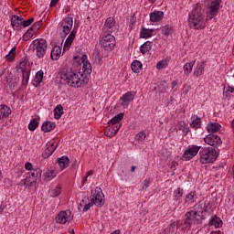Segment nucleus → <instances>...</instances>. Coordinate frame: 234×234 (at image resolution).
Returning a JSON list of instances; mask_svg holds the SVG:
<instances>
[{
	"mask_svg": "<svg viewBox=\"0 0 234 234\" xmlns=\"http://www.w3.org/2000/svg\"><path fill=\"white\" fill-rule=\"evenodd\" d=\"M60 81L69 87H85L89 83V79L80 71H74L70 68H64L60 71Z\"/></svg>",
	"mask_w": 234,
	"mask_h": 234,
	"instance_id": "1",
	"label": "nucleus"
},
{
	"mask_svg": "<svg viewBox=\"0 0 234 234\" xmlns=\"http://www.w3.org/2000/svg\"><path fill=\"white\" fill-rule=\"evenodd\" d=\"M188 25L194 30L206 28V17L204 16V4L197 3L188 15Z\"/></svg>",
	"mask_w": 234,
	"mask_h": 234,
	"instance_id": "2",
	"label": "nucleus"
},
{
	"mask_svg": "<svg viewBox=\"0 0 234 234\" xmlns=\"http://www.w3.org/2000/svg\"><path fill=\"white\" fill-rule=\"evenodd\" d=\"M200 155V162L202 164H213L217 158H218V154H217V150L213 147H208V148H203L199 152Z\"/></svg>",
	"mask_w": 234,
	"mask_h": 234,
	"instance_id": "3",
	"label": "nucleus"
},
{
	"mask_svg": "<svg viewBox=\"0 0 234 234\" xmlns=\"http://www.w3.org/2000/svg\"><path fill=\"white\" fill-rule=\"evenodd\" d=\"M72 27H74V18H72V16L63 18L58 27L59 36L61 37H66L67 35L72 30Z\"/></svg>",
	"mask_w": 234,
	"mask_h": 234,
	"instance_id": "4",
	"label": "nucleus"
},
{
	"mask_svg": "<svg viewBox=\"0 0 234 234\" xmlns=\"http://www.w3.org/2000/svg\"><path fill=\"white\" fill-rule=\"evenodd\" d=\"M47 47L48 44L46 39L37 38L33 41V50L39 58H45V54H47Z\"/></svg>",
	"mask_w": 234,
	"mask_h": 234,
	"instance_id": "5",
	"label": "nucleus"
},
{
	"mask_svg": "<svg viewBox=\"0 0 234 234\" xmlns=\"http://www.w3.org/2000/svg\"><path fill=\"white\" fill-rule=\"evenodd\" d=\"M90 202L97 207H103L105 205V199H103V192H101V188L97 187L91 192Z\"/></svg>",
	"mask_w": 234,
	"mask_h": 234,
	"instance_id": "6",
	"label": "nucleus"
},
{
	"mask_svg": "<svg viewBox=\"0 0 234 234\" xmlns=\"http://www.w3.org/2000/svg\"><path fill=\"white\" fill-rule=\"evenodd\" d=\"M101 47L105 50H114L116 47V38L111 33H107L101 39Z\"/></svg>",
	"mask_w": 234,
	"mask_h": 234,
	"instance_id": "7",
	"label": "nucleus"
},
{
	"mask_svg": "<svg viewBox=\"0 0 234 234\" xmlns=\"http://www.w3.org/2000/svg\"><path fill=\"white\" fill-rule=\"evenodd\" d=\"M197 213L195 210H190L185 214L184 224L186 228H191V226L197 224Z\"/></svg>",
	"mask_w": 234,
	"mask_h": 234,
	"instance_id": "8",
	"label": "nucleus"
},
{
	"mask_svg": "<svg viewBox=\"0 0 234 234\" xmlns=\"http://www.w3.org/2000/svg\"><path fill=\"white\" fill-rule=\"evenodd\" d=\"M218 10H220V1L213 0L208 6L207 17L213 19L218 14Z\"/></svg>",
	"mask_w": 234,
	"mask_h": 234,
	"instance_id": "9",
	"label": "nucleus"
},
{
	"mask_svg": "<svg viewBox=\"0 0 234 234\" xmlns=\"http://www.w3.org/2000/svg\"><path fill=\"white\" fill-rule=\"evenodd\" d=\"M204 142L205 144H207V145H211L212 147L222 144V139H220L218 135L213 133L207 135L204 138Z\"/></svg>",
	"mask_w": 234,
	"mask_h": 234,
	"instance_id": "10",
	"label": "nucleus"
},
{
	"mask_svg": "<svg viewBox=\"0 0 234 234\" xmlns=\"http://www.w3.org/2000/svg\"><path fill=\"white\" fill-rule=\"evenodd\" d=\"M134 96H136V92L134 91H128L124 93L120 98L122 107H129V103L134 100Z\"/></svg>",
	"mask_w": 234,
	"mask_h": 234,
	"instance_id": "11",
	"label": "nucleus"
},
{
	"mask_svg": "<svg viewBox=\"0 0 234 234\" xmlns=\"http://www.w3.org/2000/svg\"><path fill=\"white\" fill-rule=\"evenodd\" d=\"M198 151H200V146H189V148L186 151H185L183 158H185V160H192V158H195V156L198 154Z\"/></svg>",
	"mask_w": 234,
	"mask_h": 234,
	"instance_id": "12",
	"label": "nucleus"
},
{
	"mask_svg": "<svg viewBox=\"0 0 234 234\" xmlns=\"http://www.w3.org/2000/svg\"><path fill=\"white\" fill-rule=\"evenodd\" d=\"M11 26L13 27L14 30L20 31L23 28V16L13 15L11 16Z\"/></svg>",
	"mask_w": 234,
	"mask_h": 234,
	"instance_id": "13",
	"label": "nucleus"
},
{
	"mask_svg": "<svg viewBox=\"0 0 234 234\" xmlns=\"http://www.w3.org/2000/svg\"><path fill=\"white\" fill-rule=\"evenodd\" d=\"M70 220H72L70 212L67 213V211H61L56 217V222L58 224H67V222H70Z\"/></svg>",
	"mask_w": 234,
	"mask_h": 234,
	"instance_id": "14",
	"label": "nucleus"
},
{
	"mask_svg": "<svg viewBox=\"0 0 234 234\" xmlns=\"http://www.w3.org/2000/svg\"><path fill=\"white\" fill-rule=\"evenodd\" d=\"M76 34H78V31L76 29H73L68 36L63 47L64 52H67V50H69L70 47H72V43H74V39H76Z\"/></svg>",
	"mask_w": 234,
	"mask_h": 234,
	"instance_id": "15",
	"label": "nucleus"
},
{
	"mask_svg": "<svg viewBox=\"0 0 234 234\" xmlns=\"http://www.w3.org/2000/svg\"><path fill=\"white\" fill-rule=\"evenodd\" d=\"M114 25H116V21L114 20V18H112V17L107 18L104 23L102 32L104 34H112V32L114 28Z\"/></svg>",
	"mask_w": 234,
	"mask_h": 234,
	"instance_id": "16",
	"label": "nucleus"
},
{
	"mask_svg": "<svg viewBox=\"0 0 234 234\" xmlns=\"http://www.w3.org/2000/svg\"><path fill=\"white\" fill-rule=\"evenodd\" d=\"M57 147L58 145L54 143L47 144V148L42 154V158H44V160H47V158H50V156H52V154H54V151H56Z\"/></svg>",
	"mask_w": 234,
	"mask_h": 234,
	"instance_id": "17",
	"label": "nucleus"
},
{
	"mask_svg": "<svg viewBox=\"0 0 234 234\" xmlns=\"http://www.w3.org/2000/svg\"><path fill=\"white\" fill-rule=\"evenodd\" d=\"M205 69H206V61H201L197 63L194 69V76H196V78H200V76L204 74Z\"/></svg>",
	"mask_w": 234,
	"mask_h": 234,
	"instance_id": "18",
	"label": "nucleus"
},
{
	"mask_svg": "<svg viewBox=\"0 0 234 234\" xmlns=\"http://www.w3.org/2000/svg\"><path fill=\"white\" fill-rule=\"evenodd\" d=\"M12 114V110L7 105L2 104L0 105V120H5V118H8Z\"/></svg>",
	"mask_w": 234,
	"mask_h": 234,
	"instance_id": "19",
	"label": "nucleus"
},
{
	"mask_svg": "<svg viewBox=\"0 0 234 234\" xmlns=\"http://www.w3.org/2000/svg\"><path fill=\"white\" fill-rule=\"evenodd\" d=\"M221 127L222 126L218 122H209L207 125L206 129H207V133H209V134H213L214 133H218V131H220Z\"/></svg>",
	"mask_w": 234,
	"mask_h": 234,
	"instance_id": "20",
	"label": "nucleus"
},
{
	"mask_svg": "<svg viewBox=\"0 0 234 234\" xmlns=\"http://www.w3.org/2000/svg\"><path fill=\"white\" fill-rule=\"evenodd\" d=\"M118 131H120V126H112V125H109L104 132L105 136H108V138H112V136H114Z\"/></svg>",
	"mask_w": 234,
	"mask_h": 234,
	"instance_id": "21",
	"label": "nucleus"
},
{
	"mask_svg": "<svg viewBox=\"0 0 234 234\" xmlns=\"http://www.w3.org/2000/svg\"><path fill=\"white\" fill-rule=\"evenodd\" d=\"M164 17V12L162 11H154L150 14V21L152 23H158V21H162Z\"/></svg>",
	"mask_w": 234,
	"mask_h": 234,
	"instance_id": "22",
	"label": "nucleus"
},
{
	"mask_svg": "<svg viewBox=\"0 0 234 234\" xmlns=\"http://www.w3.org/2000/svg\"><path fill=\"white\" fill-rule=\"evenodd\" d=\"M123 120V113H119L117 115H115L110 122V125H112V127H119V129L122 127V125L120 124V122H122Z\"/></svg>",
	"mask_w": 234,
	"mask_h": 234,
	"instance_id": "23",
	"label": "nucleus"
},
{
	"mask_svg": "<svg viewBox=\"0 0 234 234\" xmlns=\"http://www.w3.org/2000/svg\"><path fill=\"white\" fill-rule=\"evenodd\" d=\"M197 200H198V195L196 191L189 192L185 198L186 204H195Z\"/></svg>",
	"mask_w": 234,
	"mask_h": 234,
	"instance_id": "24",
	"label": "nucleus"
},
{
	"mask_svg": "<svg viewBox=\"0 0 234 234\" xmlns=\"http://www.w3.org/2000/svg\"><path fill=\"white\" fill-rule=\"evenodd\" d=\"M50 58L54 61H58V58H61V47L55 46L51 50Z\"/></svg>",
	"mask_w": 234,
	"mask_h": 234,
	"instance_id": "25",
	"label": "nucleus"
},
{
	"mask_svg": "<svg viewBox=\"0 0 234 234\" xmlns=\"http://www.w3.org/2000/svg\"><path fill=\"white\" fill-rule=\"evenodd\" d=\"M69 157L67 156H62L57 159V164H58L59 168L61 169V171H63V169H67V166L69 165Z\"/></svg>",
	"mask_w": 234,
	"mask_h": 234,
	"instance_id": "26",
	"label": "nucleus"
},
{
	"mask_svg": "<svg viewBox=\"0 0 234 234\" xmlns=\"http://www.w3.org/2000/svg\"><path fill=\"white\" fill-rule=\"evenodd\" d=\"M42 173H43V171L41 170V168L36 167L28 175L31 178H33L34 180H36L37 182L39 180V178H41Z\"/></svg>",
	"mask_w": 234,
	"mask_h": 234,
	"instance_id": "27",
	"label": "nucleus"
},
{
	"mask_svg": "<svg viewBox=\"0 0 234 234\" xmlns=\"http://www.w3.org/2000/svg\"><path fill=\"white\" fill-rule=\"evenodd\" d=\"M56 128V124L52 122H45L42 126H41V130L44 133H50V131H53Z\"/></svg>",
	"mask_w": 234,
	"mask_h": 234,
	"instance_id": "28",
	"label": "nucleus"
},
{
	"mask_svg": "<svg viewBox=\"0 0 234 234\" xmlns=\"http://www.w3.org/2000/svg\"><path fill=\"white\" fill-rule=\"evenodd\" d=\"M208 226H215V228H222V219L217 216H213L209 222Z\"/></svg>",
	"mask_w": 234,
	"mask_h": 234,
	"instance_id": "29",
	"label": "nucleus"
},
{
	"mask_svg": "<svg viewBox=\"0 0 234 234\" xmlns=\"http://www.w3.org/2000/svg\"><path fill=\"white\" fill-rule=\"evenodd\" d=\"M190 127L195 130L200 129V127H202L201 119L198 116L192 117V122L190 123Z\"/></svg>",
	"mask_w": 234,
	"mask_h": 234,
	"instance_id": "30",
	"label": "nucleus"
},
{
	"mask_svg": "<svg viewBox=\"0 0 234 234\" xmlns=\"http://www.w3.org/2000/svg\"><path fill=\"white\" fill-rule=\"evenodd\" d=\"M195 63L196 61L194 60L184 65L183 70L186 76H189V74H191V72L193 71V67H195Z\"/></svg>",
	"mask_w": 234,
	"mask_h": 234,
	"instance_id": "31",
	"label": "nucleus"
},
{
	"mask_svg": "<svg viewBox=\"0 0 234 234\" xmlns=\"http://www.w3.org/2000/svg\"><path fill=\"white\" fill-rule=\"evenodd\" d=\"M153 47V42L146 41L140 47L141 54H147Z\"/></svg>",
	"mask_w": 234,
	"mask_h": 234,
	"instance_id": "32",
	"label": "nucleus"
},
{
	"mask_svg": "<svg viewBox=\"0 0 234 234\" xmlns=\"http://www.w3.org/2000/svg\"><path fill=\"white\" fill-rule=\"evenodd\" d=\"M142 62H140L139 60H133L131 65V69L133 72H135V74H139V72L142 70Z\"/></svg>",
	"mask_w": 234,
	"mask_h": 234,
	"instance_id": "33",
	"label": "nucleus"
},
{
	"mask_svg": "<svg viewBox=\"0 0 234 234\" xmlns=\"http://www.w3.org/2000/svg\"><path fill=\"white\" fill-rule=\"evenodd\" d=\"M43 71L39 70L37 72L34 81H33V85L35 87H37L38 85H40L41 81H43Z\"/></svg>",
	"mask_w": 234,
	"mask_h": 234,
	"instance_id": "34",
	"label": "nucleus"
},
{
	"mask_svg": "<svg viewBox=\"0 0 234 234\" xmlns=\"http://www.w3.org/2000/svg\"><path fill=\"white\" fill-rule=\"evenodd\" d=\"M28 80H30V71L23 70L22 73V86L27 87L28 85Z\"/></svg>",
	"mask_w": 234,
	"mask_h": 234,
	"instance_id": "35",
	"label": "nucleus"
},
{
	"mask_svg": "<svg viewBox=\"0 0 234 234\" xmlns=\"http://www.w3.org/2000/svg\"><path fill=\"white\" fill-rule=\"evenodd\" d=\"M62 114H63V106L61 104H58L54 109L55 120H59V118H61Z\"/></svg>",
	"mask_w": 234,
	"mask_h": 234,
	"instance_id": "36",
	"label": "nucleus"
},
{
	"mask_svg": "<svg viewBox=\"0 0 234 234\" xmlns=\"http://www.w3.org/2000/svg\"><path fill=\"white\" fill-rule=\"evenodd\" d=\"M34 34H36V31L30 27L22 37L23 41H28L31 37H34Z\"/></svg>",
	"mask_w": 234,
	"mask_h": 234,
	"instance_id": "37",
	"label": "nucleus"
},
{
	"mask_svg": "<svg viewBox=\"0 0 234 234\" xmlns=\"http://www.w3.org/2000/svg\"><path fill=\"white\" fill-rule=\"evenodd\" d=\"M61 194V185H58L55 188L51 189L49 192L50 197L53 198L56 197H59Z\"/></svg>",
	"mask_w": 234,
	"mask_h": 234,
	"instance_id": "38",
	"label": "nucleus"
},
{
	"mask_svg": "<svg viewBox=\"0 0 234 234\" xmlns=\"http://www.w3.org/2000/svg\"><path fill=\"white\" fill-rule=\"evenodd\" d=\"M161 32L164 36H171L173 34V27L166 25L161 27Z\"/></svg>",
	"mask_w": 234,
	"mask_h": 234,
	"instance_id": "39",
	"label": "nucleus"
},
{
	"mask_svg": "<svg viewBox=\"0 0 234 234\" xmlns=\"http://www.w3.org/2000/svg\"><path fill=\"white\" fill-rule=\"evenodd\" d=\"M39 126V119L35 118L32 119L31 122L28 124V129L29 131H34L35 129H37V127Z\"/></svg>",
	"mask_w": 234,
	"mask_h": 234,
	"instance_id": "40",
	"label": "nucleus"
},
{
	"mask_svg": "<svg viewBox=\"0 0 234 234\" xmlns=\"http://www.w3.org/2000/svg\"><path fill=\"white\" fill-rule=\"evenodd\" d=\"M154 32V29H146V28H143L141 30V37H151V36H153V33Z\"/></svg>",
	"mask_w": 234,
	"mask_h": 234,
	"instance_id": "41",
	"label": "nucleus"
},
{
	"mask_svg": "<svg viewBox=\"0 0 234 234\" xmlns=\"http://www.w3.org/2000/svg\"><path fill=\"white\" fill-rule=\"evenodd\" d=\"M44 176L48 182L49 180H52L53 178H56V171L54 170H48L45 174Z\"/></svg>",
	"mask_w": 234,
	"mask_h": 234,
	"instance_id": "42",
	"label": "nucleus"
},
{
	"mask_svg": "<svg viewBox=\"0 0 234 234\" xmlns=\"http://www.w3.org/2000/svg\"><path fill=\"white\" fill-rule=\"evenodd\" d=\"M82 70L85 74H90V72H92V66L90 62H86L82 64Z\"/></svg>",
	"mask_w": 234,
	"mask_h": 234,
	"instance_id": "43",
	"label": "nucleus"
},
{
	"mask_svg": "<svg viewBox=\"0 0 234 234\" xmlns=\"http://www.w3.org/2000/svg\"><path fill=\"white\" fill-rule=\"evenodd\" d=\"M177 127L179 131H182V133H184V134H187V133H189V128L187 127L186 122H180Z\"/></svg>",
	"mask_w": 234,
	"mask_h": 234,
	"instance_id": "44",
	"label": "nucleus"
},
{
	"mask_svg": "<svg viewBox=\"0 0 234 234\" xmlns=\"http://www.w3.org/2000/svg\"><path fill=\"white\" fill-rule=\"evenodd\" d=\"M6 83H7V85H8V87H9V89L11 90H16V88L17 87V81H16V80H12V79H6Z\"/></svg>",
	"mask_w": 234,
	"mask_h": 234,
	"instance_id": "45",
	"label": "nucleus"
},
{
	"mask_svg": "<svg viewBox=\"0 0 234 234\" xmlns=\"http://www.w3.org/2000/svg\"><path fill=\"white\" fill-rule=\"evenodd\" d=\"M16 58V47L12 48L9 53L5 56L6 61H12Z\"/></svg>",
	"mask_w": 234,
	"mask_h": 234,
	"instance_id": "46",
	"label": "nucleus"
},
{
	"mask_svg": "<svg viewBox=\"0 0 234 234\" xmlns=\"http://www.w3.org/2000/svg\"><path fill=\"white\" fill-rule=\"evenodd\" d=\"M36 182H37L36 179L28 176L24 180V186H28L30 187L32 186V184H36Z\"/></svg>",
	"mask_w": 234,
	"mask_h": 234,
	"instance_id": "47",
	"label": "nucleus"
},
{
	"mask_svg": "<svg viewBox=\"0 0 234 234\" xmlns=\"http://www.w3.org/2000/svg\"><path fill=\"white\" fill-rule=\"evenodd\" d=\"M184 195V189L178 187L176 190L174 192V198L175 200H180V197Z\"/></svg>",
	"mask_w": 234,
	"mask_h": 234,
	"instance_id": "48",
	"label": "nucleus"
},
{
	"mask_svg": "<svg viewBox=\"0 0 234 234\" xmlns=\"http://www.w3.org/2000/svg\"><path fill=\"white\" fill-rule=\"evenodd\" d=\"M146 137L147 135L145 134V132L141 131L135 135V140L137 142H144V140H145Z\"/></svg>",
	"mask_w": 234,
	"mask_h": 234,
	"instance_id": "49",
	"label": "nucleus"
},
{
	"mask_svg": "<svg viewBox=\"0 0 234 234\" xmlns=\"http://www.w3.org/2000/svg\"><path fill=\"white\" fill-rule=\"evenodd\" d=\"M32 23H34V17H31L27 20H25L23 18L22 20V27H24V28H27V27H30L32 25Z\"/></svg>",
	"mask_w": 234,
	"mask_h": 234,
	"instance_id": "50",
	"label": "nucleus"
},
{
	"mask_svg": "<svg viewBox=\"0 0 234 234\" xmlns=\"http://www.w3.org/2000/svg\"><path fill=\"white\" fill-rule=\"evenodd\" d=\"M41 25H43V21H37L33 26H31V29L34 30V32H37L41 28Z\"/></svg>",
	"mask_w": 234,
	"mask_h": 234,
	"instance_id": "51",
	"label": "nucleus"
},
{
	"mask_svg": "<svg viewBox=\"0 0 234 234\" xmlns=\"http://www.w3.org/2000/svg\"><path fill=\"white\" fill-rule=\"evenodd\" d=\"M169 84H167L165 80L161 81V83L159 84V89L161 92H165V90H167Z\"/></svg>",
	"mask_w": 234,
	"mask_h": 234,
	"instance_id": "52",
	"label": "nucleus"
},
{
	"mask_svg": "<svg viewBox=\"0 0 234 234\" xmlns=\"http://www.w3.org/2000/svg\"><path fill=\"white\" fill-rule=\"evenodd\" d=\"M165 67H167V61L166 60H161L156 65V69H165Z\"/></svg>",
	"mask_w": 234,
	"mask_h": 234,
	"instance_id": "53",
	"label": "nucleus"
},
{
	"mask_svg": "<svg viewBox=\"0 0 234 234\" xmlns=\"http://www.w3.org/2000/svg\"><path fill=\"white\" fill-rule=\"evenodd\" d=\"M224 92H225L226 94H229V93L231 94V93L234 92V88L231 87V86L225 87V88H224Z\"/></svg>",
	"mask_w": 234,
	"mask_h": 234,
	"instance_id": "54",
	"label": "nucleus"
},
{
	"mask_svg": "<svg viewBox=\"0 0 234 234\" xmlns=\"http://www.w3.org/2000/svg\"><path fill=\"white\" fill-rule=\"evenodd\" d=\"M202 201L199 202L198 204V207H200V209H202L201 213H207V206L204 205V207H202Z\"/></svg>",
	"mask_w": 234,
	"mask_h": 234,
	"instance_id": "55",
	"label": "nucleus"
},
{
	"mask_svg": "<svg viewBox=\"0 0 234 234\" xmlns=\"http://www.w3.org/2000/svg\"><path fill=\"white\" fill-rule=\"evenodd\" d=\"M150 185H151V180L150 179H145L143 182V189H147V187H149Z\"/></svg>",
	"mask_w": 234,
	"mask_h": 234,
	"instance_id": "56",
	"label": "nucleus"
},
{
	"mask_svg": "<svg viewBox=\"0 0 234 234\" xmlns=\"http://www.w3.org/2000/svg\"><path fill=\"white\" fill-rule=\"evenodd\" d=\"M92 206H94V204L92 202H88L85 206H84V208H83V211H87L89 210L90 208L92 207Z\"/></svg>",
	"mask_w": 234,
	"mask_h": 234,
	"instance_id": "57",
	"label": "nucleus"
},
{
	"mask_svg": "<svg viewBox=\"0 0 234 234\" xmlns=\"http://www.w3.org/2000/svg\"><path fill=\"white\" fill-rule=\"evenodd\" d=\"M32 167H34V165L31 163H29V162H27L25 164V169H27V171H33Z\"/></svg>",
	"mask_w": 234,
	"mask_h": 234,
	"instance_id": "58",
	"label": "nucleus"
},
{
	"mask_svg": "<svg viewBox=\"0 0 234 234\" xmlns=\"http://www.w3.org/2000/svg\"><path fill=\"white\" fill-rule=\"evenodd\" d=\"M88 202H90V200L89 199V197H83V199L80 202V206H85Z\"/></svg>",
	"mask_w": 234,
	"mask_h": 234,
	"instance_id": "59",
	"label": "nucleus"
},
{
	"mask_svg": "<svg viewBox=\"0 0 234 234\" xmlns=\"http://www.w3.org/2000/svg\"><path fill=\"white\" fill-rule=\"evenodd\" d=\"M26 66H27V61H22V62L19 63V67L22 70V73H23V70H27V69H25Z\"/></svg>",
	"mask_w": 234,
	"mask_h": 234,
	"instance_id": "60",
	"label": "nucleus"
},
{
	"mask_svg": "<svg viewBox=\"0 0 234 234\" xmlns=\"http://www.w3.org/2000/svg\"><path fill=\"white\" fill-rule=\"evenodd\" d=\"M80 61L82 65L85 63H89V60H87V55H82V57L80 58Z\"/></svg>",
	"mask_w": 234,
	"mask_h": 234,
	"instance_id": "61",
	"label": "nucleus"
},
{
	"mask_svg": "<svg viewBox=\"0 0 234 234\" xmlns=\"http://www.w3.org/2000/svg\"><path fill=\"white\" fill-rule=\"evenodd\" d=\"M58 2L59 0H51L50 6H56V5H58Z\"/></svg>",
	"mask_w": 234,
	"mask_h": 234,
	"instance_id": "62",
	"label": "nucleus"
},
{
	"mask_svg": "<svg viewBox=\"0 0 234 234\" xmlns=\"http://www.w3.org/2000/svg\"><path fill=\"white\" fill-rule=\"evenodd\" d=\"M176 85H178V81L174 80V81L171 83L172 89H175Z\"/></svg>",
	"mask_w": 234,
	"mask_h": 234,
	"instance_id": "63",
	"label": "nucleus"
},
{
	"mask_svg": "<svg viewBox=\"0 0 234 234\" xmlns=\"http://www.w3.org/2000/svg\"><path fill=\"white\" fill-rule=\"evenodd\" d=\"M93 171L92 170H90L88 173H87V175H86V176H90V175H93Z\"/></svg>",
	"mask_w": 234,
	"mask_h": 234,
	"instance_id": "64",
	"label": "nucleus"
}]
</instances>
